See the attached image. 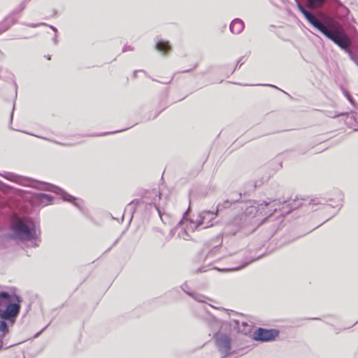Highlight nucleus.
Returning a JSON list of instances; mask_svg holds the SVG:
<instances>
[{"label": "nucleus", "mask_w": 358, "mask_h": 358, "mask_svg": "<svg viewBox=\"0 0 358 358\" xmlns=\"http://www.w3.org/2000/svg\"><path fill=\"white\" fill-rule=\"evenodd\" d=\"M20 298L15 294L0 292V318L13 323L20 310Z\"/></svg>", "instance_id": "5"}, {"label": "nucleus", "mask_w": 358, "mask_h": 358, "mask_svg": "<svg viewBox=\"0 0 358 358\" xmlns=\"http://www.w3.org/2000/svg\"><path fill=\"white\" fill-rule=\"evenodd\" d=\"M238 197L239 198L237 200H238L241 197V194H239Z\"/></svg>", "instance_id": "34"}, {"label": "nucleus", "mask_w": 358, "mask_h": 358, "mask_svg": "<svg viewBox=\"0 0 358 358\" xmlns=\"http://www.w3.org/2000/svg\"><path fill=\"white\" fill-rule=\"evenodd\" d=\"M253 261H254V259H252V260L248 261V262H244L243 264H241V265H240V266H237V267H234V268H229V270H230V271H236V270H239V269H241V268H244V267H245V266H246L249 263H250V262H253Z\"/></svg>", "instance_id": "21"}, {"label": "nucleus", "mask_w": 358, "mask_h": 358, "mask_svg": "<svg viewBox=\"0 0 358 358\" xmlns=\"http://www.w3.org/2000/svg\"><path fill=\"white\" fill-rule=\"evenodd\" d=\"M331 214H332V215H331V216L334 215L336 214V211L332 212V213H331Z\"/></svg>", "instance_id": "31"}, {"label": "nucleus", "mask_w": 358, "mask_h": 358, "mask_svg": "<svg viewBox=\"0 0 358 358\" xmlns=\"http://www.w3.org/2000/svg\"><path fill=\"white\" fill-rule=\"evenodd\" d=\"M153 193L155 194V195L156 196H159V194H158V192H154Z\"/></svg>", "instance_id": "29"}, {"label": "nucleus", "mask_w": 358, "mask_h": 358, "mask_svg": "<svg viewBox=\"0 0 358 358\" xmlns=\"http://www.w3.org/2000/svg\"><path fill=\"white\" fill-rule=\"evenodd\" d=\"M17 23V20L14 18H6L0 23L1 34L7 31L13 24Z\"/></svg>", "instance_id": "14"}, {"label": "nucleus", "mask_w": 358, "mask_h": 358, "mask_svg": "<svg viewBox=\"0 0 358 358\" xmlns=\"http://www.w3.org/2000/svg\"><path fill=\"white\" fill-rule=\"evenodd\" d=\"M141 203V201L138 199H135L131 201L125 208L124 215H128L129 216H131L132 217L133 214L134 213L136 210V206Z\"/></svg>", "instance_id": "13"}, {"label": "nucleus", "mask_w": 358, "mask_h": 358, "mask_svg": "<svg viewBox=\"0 0 358 358\" xmlns=\"http://www.w3.org/2000/svg\"><path fill=\"white\" fill-rule=\"evenodd\" d=\"M232 201H225L223 203H218L216 209V212L211 210H202L198 213L197 217L195 220H188L187 214L190 209L189 206L187 210L184 213L182 219L178 223V226L182 227L184 230L185 236L181 235L179 233V236L182 238L187 240L190 236L189 232H194L195 230L199 229H207L213 225L211 222L215 219L217 215V212L221 210L222 208H229Z\"/></svg>", "instance_id": "2"}, {"label": "nucleus", "mask_w": 358, "mask_h": 358, "mask_svg": "<svg viewBox=\"0 0 358 358\" xmlns=\"http://www.w3.org/2000/svg\"><path fill=\"white\" fill-rule=\"evenodd\" d=\"M2 348H3V343H2V342L1 341V342H0V350H1V349H2Z\"/></svg>", "instance_id": "30"}, {"label": "nucleus", "mask_w": 358, "mask_h": 358, "mask_svg": "<svg viewBox=\"0 0 358 358\" xmlns=\"http://www.w3.org/2000/svg\"><path fill=\"white\" fill-rule=\"evenodd\" d=\"M57 34H55V37H54V38H53L55 43H57Z\"/></svg>", "instance_id": "27"}, {"label": "nucleus", "mask_w": 358, "mask_h": 358, "mask_svg": "<svg viewBox=\"0 0 358 358\" xmlns=\"http://www.w3.org/2000/svg\"><path fill=\"white\" fill-rule=\"evenodd\" d=\"M41 24L42 25H47V24H45V23H42Z\"/></svg>", "instance_id": "35"}, {"label": "nucleus", "mask_w": 358, "mask_h": 358, "mask_svg": "<svg viewBox=\"0 0 358 358\" xmlns=\"http://www.w3.org/2000/svg\"><path fill=\"white\" fill-rule=\"evenodd\" d=\"M8 331V325L7 322L3 320V319L0 320V332L1 333V336H5Z\"/></svg>", "instance_id": "19"}, {"label": "nucleus", "mask_w": 358, "mask_h": 358, "mask_svg": "<svg viewBox=\"0 0 358 358\" xmlns=\"http://www.w3.org/2000/svg\"><path fill=\"white\" fill-rule=\"evenodd\" d=\"M331 201V199L329 200V201ZM327 202H328V201H327L324 198H313L311 199L297 198L292 201V202L288 203L287 205L290 208L289 210H292L301 206L306 205V203H307L310 206H311V209L313 210H316L317 208H314L315 206L325 205Z\"/></svg>", "instance_id": "7"}, {"label": "nucleus", "mask_w": 358, "mask_h": 358, "mask_svg": "<svg viewBox=\"0 0 358 358\" xmlns=\"http://www.w3.org/2000/svg\"><path fill=\"white\" fill-rule=\"evenodd\" d=\"M132 50H134V48L130 45H125L122 49V52L132 51Z\"/></svg>", "instance_id": "23"}, {"label": "nucleus", "mask_w": 358, "mask_h": 358, "mask_svg": "<svg viewBox=\"0 0 358 358\" xmlns=\"http://www.w3.org/2000/svg\"><path fill=\"white\" fill-rule=\"evenodd\" d=\"M24 24L29 27H32V28H36L40 25L39 24H34V23H26Z\"/></svg>", "instance_id": "24"}, {"label": "nucleus", "mask_w": 358, "mask_h": 358, "mask_svg": "<svg viewBox=\"0 0 358 358\" xmlns=\"http://www.w3.org/2000/svg\"><path fill=\"white\" fill-rule=\"evenodd\" d=\"M155 208L157 209V210L158 211L159 215L161 216V210H159V208L157 206V205L155 203Z\"/></svg>", "instance_id": "26"}, {"label": "nucleus", "mask_w": 358, "mask_h": 358, "mask_svg": "<svg viewBox=\"0 0 358 358\" xmlns=\"http://www.w3.org/2000/svg\"><path fill=\"white\" fill-rule=\"evenodd\" d=\"M50 27L55 32L57 33V28H55V27L52 26V25H50Z\"/></svg>", "instance_id": "25"}, {"label": "nucleus", "mask_w": 358, "mask_h": 358, "mask_svg": "<svg viewBox=\"0 0 358 358\" xmlns=\"http://www.w3.org/2000/svg\"><path fill=\"white\" fill-rule=\"evenodd\" d=\"M5 177L10 180L17 181L24 185L33 187L39 189L51 191L55 192L56 194H60L64 201L71 203L81 212L85 213V208H84L83 201L80 199L74 197L67 194L59 187L38 180L21 178L17 176L13 175V173H7Z\"/></svg>", "instance_id": "4"}, {"label": "nucleus", "mask_w": 358, "mask_h": 358, "mask_svg": "<svg viewBox=\"0 0 358 358\" xmlns=\"http://www.w3.org/2000/svg\"><path fill=\"white\" fill-rule=\"evenodd\" d=\"M52 196L46 194H38L36 196V201L42 206H47L51 204L52 202Z\"/></svg>", "instance_id": "12"}, {"label": "nucleus", "mask_w": 358, "mask_h": 358, "mask_svg": "<svg viewBox=\"0 0 358 358\" xmlns=\"http://www.w3.org/2000/svg\"><path fill=\"white\" fill-rule=\"evenodd\" d=\"M271 87H273L274 88H277L276 86L271 85Z\"/></svg>", "instance_id": "36"}, {"label": "nucleus", "mask_w": 358, "mask_h": 358, "mask_svg": "<svg viewBox=\"0 0 358 358\" xmlns=\"http://www.w3.org/2000/svg\"><path fill=\"white\" fill-rule=\"evenodd\" d=\"M215 344L222 357H226L231 352V338L226 334H217L215 335Z\"/></svg>", "instance_id": "8"}, {"label": "nucleus", "mask_w": 358, "mask_h": 358, "mask_svg": "<svg viewBox=\"0 0 358 358\" xmlns=\"http://www.w3.org/2000/svg\"><path fill=\"white\" fill-rule=\"evenodd\" d=\"M342 201H343V197L341 196L340 199L335 204L329 203V204L326 205L324 208L326 210L336 209V208L340 209L342 206Z\"/></svg>", "instance_id": "18"}, {"label": "nucleus", "mask_w": 358, "mask_h": 358, "mask_svg": "<svg viewBox=\"0 0 358 358\" xmlns=\"http://www.w3.org/2000/svg\"><path fill=\"white\" fill-rule=\"evenodd\" d=\"M279 334L280 331L278 329H266L260 327L255 332L254 338L256 341L268 342L275 340Z\"/></svg>", "instance_id": "9"}, {"label": "nucleus", "mask_w": 358, "mask_h": 358, "mask_svg": "<svg viewBox=\"0 0 358 358\" xmlns=\"http://www.w3.org/2000/svg\"><path fill=\"white\" fill-rule=\"evenodd\" d=\"M327 2V0H306V5L310 9L321 8Z\"/></svg>", "instance_id": "16"}, {"label": "nucleus", "mask_w": 358, "mask_h": 358, "mask_svg": "<svg viewBox=\"0 0 358 358\" xmlns=\"http://www.w3.org/2000/svg\"><path fill=\"white\" fill-rule=\"evenodd\" d=\"M115 132V131H110V132H108V134H113ZM105 134H107V133H103V134H99V136H102V135H105Z\"/></svg>", "instance_id": "28"}, {"label": "nucleus", "mask_w": 358, "mask_h": 358, "mask_svg": "<svg viewBox=\"0 0 358 358\" xmlns=\"http://www.w3.org/2000/svg\"><path fill=\"white\" fill-rule=\"evenodd\" d=\"M347 97H348V99H349L350 101V96L347 95Z\"/></svg>", "instance_id": "33"}, {"label": "nucleus", "mask_w": 358, "mask_h": 358, "mask_svg": "<svg viewBox=\"0 0 358 358\" xmlns=\"http://www.w3.org/2000/svg\"><path fill=\"white\" fill-rule=\"evenodd\" d=\"M24 358H25V357H24Z\"/></svg>", "instance_id": "37"}, {"label": "nucleus", "mask_w": 358, "mask_h": 358, "mask_svg": "<svg viewBox=\"0 0 358 358\" xmlns=\"http://www.w3.org/2000/svg\"><path fill=\"white\" fill-rule=\"evenodd\" d=\"M210 318L212 320V323H210V325L215 331H216L220 327V322L213 317L210 316Z\"/></svg>", "instance_id": "20"}, {"label": "nucleus", "mask_w": 358, "mask_h": 358, "mask_svg": "<svg viewBox=\"0 0 358 358\" xmlns=\"http://www.w3.org/2000/svg\"><path fill=\"white\" fill-rule=\"evenodd\" d=\"M234 322L238 330L244 334H247L250 332L251 326L247 322L235 320Z\"/></svg>", "instance_id": "15"}, {"label": "nucleus", "mask_w": 358, "mask_h": 358, "mask_svg": "<svg viewBox=\"0 0 358 358\" xmlns=\"http://www.w3.org/2000/svg\"><path fill=\"white\" fill-rule=\"evenodd\" d=\"M155 48L163 54L169 52L171 50V47L169 41L162 38H157L156 41Z\"/></svg>", "instance_id": "11"}, {"label": "nucleus", "mask_w": 358, "mask_h": 358, "mask_svg": "<svg viewBox=\"0 0 358 358\" xmlns=\"http://www.w3.org/2000/svg\"><path fill=\"white\" fill-rule=\"evenodd\" d=\"M186 287L187 285L185 284L182 286V289L189 296H191L194 299H195L196 301H199V302H202V303H204L206 302V296H203V295H201V294H196V293H192V292H189L185 290V287Z\"/></svg>", "instance_id": "17"}, {"label": "nucleus", "mask_w": 358, "mask_h": 358, "mask_svg": "<svg viewBox=\"0 0 358 358\" xmlns=\"http://www.w3.org/2000/svg\"><path fill=\"white\" fill-rule=\"evenodd\" d=\"M296 5L305 18L315 28L322 33L327 38L338 45L341 49L348 52L350 50L352 44L351 40L340 23L332 20L322 22L306 9L297 0Z\"/></svg>", "instance_id": "1"}, {"label": "nucleus", "mask_w": 358, "mask_h": 358, "mask_svg": "<svg viewBox=\"0 0 358 358\" xmlns=\"http://www.w3.org/2000/svg\"><path fill=\"white\" fill-rule=\"evenodd\" d=\"M31 0H23L20 4L19 5V7H18V10L19 11H22L23 10L25 7L27 6V3L30 1Z\"/></svg>", "instance_id": "22"}, {"label": "nucleus", "mask_w": 358, "mask_h": 358, "mask_svg": "<svg viewBox=\"0 0 358 358\" xmlns=\"http://www.w3.org/2000/svg\"><path fill=\"white\" fill-rule=\"evenodd\" d=\"M276 201H264L263 203H259L257 201H250L244 204L241 208L244 209L245 222H247V218L250 219L257 216L258 214H262L266 215L268 214L271 215L273 211L278 210L276 207Z\"/></svg>", "instance_id": "6"}, {"label": "nucleus", "mask_w": 358, "mask_h": 358, "mask_svg": "<svg viewBox=\"0 0 358 358\" xmlns=\"http://www.w3.org/2000/svg\"><path fill=\"white\" fill-rule=\"evenodd\" d=\"M244 22L239 18L234 19L229 26L230 31L234 34H239L244 29Z\"/></svg>", "instance_id": "10"}, {"label": "nucleus", "mask_w": 358, "mask_h": 358, "mask_svg": "<svg viewBox=\"0 0 358 358\" xmlns=\"http://www.w3.org/2000/svg\"><path fill=\"white\" fill-rule=\"evenodd\" d=\"M138 72V71H135V72L134 73V76H136V74Z\"/></svg>", "instance_id": "32"}, {"label": "nucleus", "mask_w": 358, "mask_h": 358, "mask_svg": "<svg viewBox=\"0 0 358 358\" xmlns=\"http://www.w3.org/2000/svg\"><path fill=\"white\" fill-rule=\"evenodd\" d=\"M9 237L20 241H30L33 247H38V234L35 223L29 218L20 217L14 214L10 219Z\"/></svg>", "instance_id": "3"}]
</instances>
